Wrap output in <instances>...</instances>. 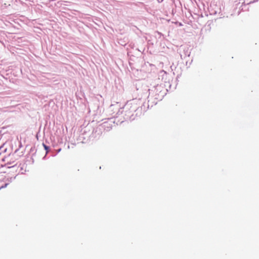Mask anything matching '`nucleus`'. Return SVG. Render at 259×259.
Instances as JSON below:
<instances>
[{
	"label": "nucleus",
	"mask_w": 259,
	"mask_h": 259,
	"mask_svg": "<svg viewBox=\"0 0 259 259\" xmlns=\"http://www.w3.org/2000/svg\"><path fill=\"white\" fill-rule=\"evenodd\" d=\"M14 156V154L12 155L10 154L3 159V161L6 162V165H8L9 168L14 167L16 165V164L14 163L15 158H13Z\"/></svg>",
	"instance_id": "f257e3e1"
},
{
	"label": "nucleus",
	"mask_w": 259,
	"mask_h": 259,
	"mask_svg": "<svg viewBox=\"0 0 259 259\" xmlns=\"http://www.w3.org/2000/svg\"><path fill=\"white\" fill-rule=\"evenodd\" d=\"M16 178V176L15 177H9V178H8L7 180L8 181L7 183H6L5 184V185L4 186H2L1 187L2 188H5V187H6L9 184V183L12 182Z\"/></svg>",
	"instance_id": "f03ea898"
},
{
	"label": "nucleus",
	"mask_w": 259,
	"mask_h": 259,
	"mask_svg": "<svg viewBox=\"0 0 259 259\" xmlns=\"http://www.w3.org/2000/svg\"><path fill=\"white\" fill-rule=\"evenodd\" d=\"M43 146H44L45 149L46 151V154H47L49 152L50 147L49 146H47L46 145H45V144H43Z\"/></svg>",
	"instance_id": "7ed1b4c3"
},
{
	"label": "nucleus",
	"mask_w": 259,
	"mask_h": 259,
	"mask_svg": "<svg viewBox=\"0 0 259 259\" xmlns=\"http://www.w3.org/2000/svg\"><path fill=\"white\" fill-rule=\"evenodd\" d=\"M61 151V149H59L58 150V152L60 151Z\"/></svg>",
	"instance_id": "20e7f679"
}]
</instances>
